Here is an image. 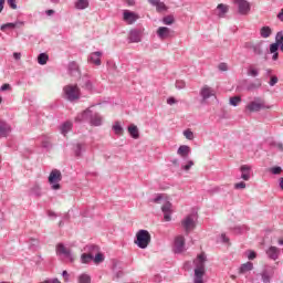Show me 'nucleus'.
I'll use <instances>...</instances> for the list:
<instances>
[{
  "label": "nucleus",
  "mask_w": 283,
  "mask_h": 283,
  "mask_svg": "<svg viewBox=\"0 0 283 283\" xmlns=\"http://www.w3.org/2000/svg\"><path fill=\"white\" fill-rule=\"evenodd\" d=\"M129 41L130 43H140L142 41V35L139 30H130L129 32Z\"/></svg>",
  "instance_id": "obj_25"
},
{
  "label": "nucleus",
  "mask_w": 283,
  "mask_h": 283,
  "mask_svg": "<svg viewBox=\"0 0 283 283\" xmlns=\"http://www.w3.org/2000/svg\"><path fill=\"white\" fill-rule=\"evenodd\" d=\"M94 259V262H96V263H98V262H103L105 259H104V256H103V254H101V253H97L96 255H95V258H93Z\"/></svg>",
  "instance_id": "obj_51"
},
{
  "label": "nucleus",
  "mask_w": 283,
  "mask_h": 283,
  "mask_svg": "<svg viewBox=\"0 0 283 283\" xmlns=\"http://www.w3.org/2000/svg\"><path fill=\"white\" fill-rule=\"evenodd\" d=\"M67 70L71 76H81V70L78 69V64L76 62H70Z\"/></svg>",
  "instance_id": "obj_21"
},
{
  "label": "nucleus",
  "mask_w": 283,
  "mask_h": 283,
  "mask_svg": "<svg viewBox=\"0 0 283 283\" xmlns=\"http://www.w3.org/2000/svg\"><path fill=\"white\" fill-rule=\"evenodd\" d=\"M63 91L65 98L71 103H74V101H78V98H81V88H78V85L76 84H69L64 86Z\"/></svg>",
  "instance_id": "obj_4"
},
{
  "label": "nucleus",
  "mask_w": 283,
  "mask_h": 283,
  "mask_svg": "<svg viewBox=\"0 0 283 283\" xmlns=\"http://www.w3.org/2000/svg\"><path fill=\"white\" fill-rule=\"evenodd\" d=\"M271 174H273L274 176L282 174V167L276 166V167L271 168Z\"/></svg>",
  "instance_id": "obj_47"
},
{
  "label": "nucleus",
  "mask_w": 283,
  "mask_h": 283,
  "mask_svg": "<svg viewBox=\"0 0 283 283\" xmlns=\"http://www.w3.org/2000/svg\"><path fill=\"white\" fill-rule=\"evenodd\" d=\"M0 90L1 92H8V90H11V86L10 84H3Z\"/></svg>",
  "instance_id": "obj_57"
},
{
  "label": "nucleus",
  "mask_w": 283,
  "mask_h": 283,
  "mask_svg": "<svg viewBox=\"0 0 283 283\" xmlns=\"http://www.w3.org/2000/svg\"><path fill=\"white\" fill-rule=\"evenodd\" d=\"M218 17L223 18L227 12H229V6L227 4H218L217 7Z\"/></svg>",
  "instance_id": "obj_31"
},
{
  "label": "nucleus",
  "mask_w": 283,
  "mask_h": 283,
  "mask_svg": "<svg viewBox=\"0 0 283 283\" xmlns=\"http://www.w3.org/2000/svg\"><path fill=\"white\" fill-rule=\"evenodd\" d=\"M199 94H200L203 103H205V101H209V98H211V96H216V92L209 85L202 86Z\"/></svg>",
  "instance_id": "obj_12"
},
{
  "label": "nucleus",
  "mask_w": 283,
  "mask_h": 283,
  "mask_svg": "<svg viewBox=\"0 0 283 283\" xmlns=\"http://www.w3.org/2000/svg\"><path fill=\"white\" fill-rule=\"evenodd\" d=\"M49 218H56V213L54 211L48 212Z\"/></svg>",
  "instance_id": "obj_64"
},
{
  "label": "nucleus",
  "mask_w": 283,
  "mask_h": 283,
  "mask_svg": "<svg viewBox=\"0 0 283 283\" xmlns=\"http://www.w3.org/2000/svg\"><path fill=\"white\" fill-rule=\"evenodd\" d=\"M221 240L224 243L229 242V238L227 237V234H221Z\"/></svg>",
  "instance_id": "obj_61"
},
{
  "label": "nucleus",
  "mask_w": 283,
  "mask_h": 283,
  "mask_svg": "<svg viewBox=\"0 0 283 283\" xmlns=\"http://www.w3.org/2000/svg\"><path fill=\"white\" fill-rule=\"evenodd\" d=\"M13 59H15V61H21V53H13Z\"/></svg>",
  "instance_id": "obj_59"
},
{
  "label": "nucleus",
  "mask_w": 283,
  "mask_h": 283,
  "mask_svg": "<svg viewBox=\"0 0 283 283\" xmlns=\"http://www.w3.org/2000/svg\"><path fill=\"white\" fill-rule=\"evenodd\" d=\"M248 76H251L252 78H258L260 76V69L250 65L247 71Z\"/></svg>",
  "instance_id": "obj_28"
},
{
  "label": "nucleus",
  "mask_w": 283,
  "mask_h": 283,
  "mask_svg": "<svg viewBox=\"0 0 283 283\" xmlns=\"http://www.w3.org/2000/svg\"><path fill=\"white\" fill-rule=\"evenodd\" d=\"M177 156L187 160V158L191 156V147L187 145L179 146V148L177 149Z\"/></svg>",
  "instance_id": "obj_17"
},
{
  "label": "nucleus",
  "mask_w": 283,
  "mask_h": 283,
  "mask_svg": "<svg viewBox=\"0 0 283 283\" xmlns=\"http://www.w3.org/2000/svg\"><path fill=\"white\" fill-rule=\"evenodd\" d=\"M48 61H50V56L46 53H40L38 56L39 65H46Z\"/></svg>",
  "instance_id": "obj_34"
},
{
  "label": "nucleus",
  "mask_w": 283,
  "mask_h": 283,
  "mask_svg": "<svg viewBox=\"0 0 283 283\" xmlns=\"http://www.w3.org/2000/svg\"><path fill=\"white\" fill-rule=\"evenodd\" d=\"M164 196L163 195H157L154 199L153 202H155L156 205H158L160 202V200H163Z\"/></svg>",
  "instance_id": "obj_55"
},
{
  "label": "nucleus",
  "mask_w": 283,
  "mask_h": 283,
  "mask_svg": "<svg viewBox=\"0 0 283 283\" xmlns=\"http://www.w3.org/2000/svg\"><path fill=\"white\" fill-rule=\"evenodd\" d=\"M275 275V268L273 266H265L261 273L260 277L263 283H271V280H273V276Z\"/></svg>",
  "instance_id": "obj_8"
},
{
  "label": "nucleus",
  "mask_w": 283,
  "mask_h": 283,
  "mask_svg": "<svg viewBox=\"0 0 283 283\" xmlns=\"http://www.w3.org/2000/svg\"><path fill=\"white\" fill-rule=\"evenodd\" d=\"M277 76H272L271 77V80H270V82H269V85H270V87H275V85H277Z\"/></svg>",
  "instance_id": "obj_48"
},
{
  "label": "nucleus",
  "mask_w": 283,
  "mask_h": 283,
  "mask_svg": "<svg viewBox=\"0 0 283 283\" xmlns=\"http://www.w3.org/2000/svg\"><path fill=\"white\" fill-rule=\"evenodd\" d=\"M127 132H128L130 138H134L135 140H138V138H140V132L138 130V126L130 124L127 127Z\"/></svg>",
  "instance_id": "obj_23"
},
{
  "label": "nucleus",
  "mask_w": 283,
  "mask_h": 283,
  "mask_svg": "<svg viewBox=\"0 0 283 283\" xmlns=\"http://www.w3.org/2000/svg\"><path fill=\"white\" fill-rule=\"evenodd\" d=\"M249 271H253V263L251 262L243 263L240 266L239 273H249Z\"/></svg>",
  "instance_id": "obj_33"
},
{
  "label": "nucleus",
  "mask_w": 283,
  "mask_h": 283,
  "mask_svg": "<svg viewBox=\"0 0 283 283\" xmlns=\"http://www.w3.org/2000/svg\"><path fill=\"white\" fill-rule=\"evenodd\" d=\"M241 102L242 98L240 96H234L230 98V105H232V107H238V105H240Z\"/></svg>",
  "instance_id": "obj_39"
},
{
  "label": "nucleus",
  "mask_w": 283,
  "mask_h": 283,
  "mask_svg": "<svg viewBox=\"0 0 283 283\" xmlns=\"http://www.w3.org/2000/svg\"><path fill=\"white\" fill-rule=\"evenodd\" d=\"M72 130V122H64L61 126H60V132L63 136H65L66 134H69Z\"/></svg>",
  "instance_id": "obj_27"
},
{
  "label": "nucleus",
  "mask_w": 283,
  "mask_h": 283,
  "mask_svg": "<svg viewBox=\"0 0 283 283\" xmlns=\"http://www.w3.org/2000/svg\"><path fill=\"white\" fill-rule=\"evenodd\" d=\"M103 56V52L96 51L91 53L88 61L94 63V65H101V57Z\"/></svg>",
  "instance_id": "obj_24"
},
{
  "label": "nucleus",
  "mask_w": 283,
  "mask_h": 283,
  "mask_svg": "<svg viewBox=\"0 0 283 283\" xmlns=\"http://www.w3.org/2000/svg\"><path fill=\"white\" fill-rule=\"evenodd\" d=\"M17 25H19V22H14V23H6V24H2L1 27H0V30H7V28H11V29H13V28H17Z\"/></svg>",
  "instance_id": "obj_44"
},
{
  "label": "nucleus",
  "mask_w": 283,
  "mask_h": 283,
  "mask_svg": "<svg viewBox=\"0 0 283 283\" xmlns=\"http://www.w3.org/2000/svg\"><path fill=\"white\" fill-rule=\"evenodd\" d=\"M219 70L220 72H227L229 70V66L227 65V63H220Z\"/></svg>",
  "instance_id": "obj_52"
},
{
  "label": "nucleus",
  "mask_w": 283,
  "mask_h": 283,
  "mask_svg": "<svg viewBox=\"0 0 283 283\" xmlns=\"http://www.w3.org/2000/svg\"><path fill=\"white\" fill-rule=\"evenodd\" d=\"M175 85L177 90H185V87H187V84L182 80H178Z\"/></svg>",
  "instance_id": "obj_46"
},
{
  "label": "nucleus",
  "mask_w": 283,
  "mask_h": 283,
  "mask_svg": "<svg viewBox=\"0 0 283 283\" xmlns=\"http://www.w3.org/2000/svg\"><path fill=\"white\" fill-rule=\"evenodd\" d=\"M172 31L167 27H159L157 29V36L160 41H165L167 39H171Z\"/></svg>",
  "instance_id": "obj_15"
},
{
  "label": "nucleus",
  "mask_w": 283,
  "mask_h": 283,
  "mask_svg": "<svg viewBox=\"0 0 283 283\" xmlns=\"http://www.w3.org/2000/svg\"><path fill=\"white\" fill-rule=\"evenodd\" d=\"M77 280L78 283H92V277L86 273L81 274Z\"/></svg>",
  "instance_id": "obj_38"
},
{
  "label": "nucleus",
  "mask_w": 283,
  "mask_h": 283,
  "mask_svg": "<svg viewBox=\"0 0 283 283\" xmlns=\"http://www.w3.org/2000/svg\"><path fill=\"white\" fill-rule=\"evenodd\" d=\"M176 103H178V101H177L176 98H174V97H168V99H167V104H168V105H176Z\"/></svg>",
  "instance_id": "obj_56"
},
{
  "label": "nucleus",
  "mask_w": 283,
  "mask_h": 283,
  "mask_svg": "<svg viewBox=\"0 0 283 283\" xmlns=\"http://www.w3.org/2000/svg\"><path fill=\"white\" fill-rule=\"evenodd\" d=\"M193 166V160H188L187 165H181V169L182 171H189V169H191Z\"/></svg>",
  "instance_id": "obj_45"
},
{
  "label": "nucleus",
  "mask_w": 283,
  "mask_h": 283,
  "mask_svg": "<svg viewBox=\"0 0 283 283\" xmlns=\"http://www.w3.org/2000/svg\"><path fill=\"white\" fill-rule=\"evenodd\" d=\"M235 6H238L239 14H249L251 12V4L247 0H234Z\"/></svg>",
  "instance_id": "obj_10"
},
{
  "label": "nucleus",
  "mask_w": 283,
  "mask_h": 283,
  "mask_svg": "<svg viewBox=\"0 0 283 283\" xmlns=\"http://www.w3.org/2000/svg\"><path fill=\"white\" fill-rule=\"evenodd\" d=\"M56 253L57 255H64L70 262L74 261V254H72V250L65 248L63 243H59L56 245Z\"/></svg>",
  "instance_id": "obj_9"
},
{
  "label": "nucleus",
  "mask_w": 283,
  "mask_h": 283,
  "mask_svg": "<svg viewBox=\"0 0 283 283\" xmlns=\"http://www.w3.org/2000/svg\"><path fill=\"white\" fill-rule=\"evenodd\" d=\"M8 4L12 10H17V0H8Z\"/></svg>",
  "instance_id": "obj_53"
},
{
  "label": "nucleus",
  "mask_w": 283,
  "mask_h": 283,
  "mask_svg": "<svg viewBox=\"0 0 283 283\" xmlns=\"http://www.w3.org/2000/svg\"><path fill=\"white\" fill-rule=\"evenodd\" d=\"M112 129H113L114 134H116V136H123V134L125 133V129H123L120 122H115Z\"/></svg>",
  "instance_id": "obj_30"
},
{
  "label": "nucleus",
  "mask_w": 283,
  "mask_h": 283,
  "mask_svg": "<svg viewBox=\"0 0 283 283\" xmlns=\"http://www.w3.org/2000/svg\"><path fill=\"white\" fill-rule=\"evenodd\" d=\"M30 193H31V196H36L38 198L41 197V186L34 185V186L30 189Z\"/></svg>",
  "instance_id": "obj_36"
},
{
  "label": "nucleus",
  "mask_w": 283,
  "mask_h": 283,
  "mask_svg": "<svg viewBox=\"0 0 283 283\" xmlns=\"http://www.w3.org/2000/svg\"><path fill=\"white\" fill-rule=\"evenodd\" d=\"M261 109H269V106H266L264 99L260 97H255L254 101L247 105L248 112H260Z\"/></svg>",
  "instance_id": "obj_7"
},
{
  "label": "nucleus",
  "mask_w": 283,
  "mask_h": 283,
  "mask_svg": "<svg viewBox=\"0 0 283 283\" xmlns=\"http://www.w3.org/2000/svg\"><path fill=\"white\" fill-rule=\"evenodd\" d=\"M140 19V15L134 11L125 10L124 11V21L128 23V25H133V23H136Z\"/></svg>",
  "instance_id": "obj_11"
},
{
  "label": "nucleus",
  "mask_w": 283,
  "mask_h": 283,
  "mask_svg": "<svg viewBox=\"0 0 283 283\" xmlns=\"http://www.w3.org/2000/svg\"><path fill=\"white\" fill-rule=\"evenodd\" d=\"M184 136L187 140H193V132H191V129L184 130Z\"/></svg>",
  "instance_id": "obj_43"
},
{
  "label": "nucleus",
  "mask_w": 283,
  "mask_h": 283,
  "mask_svg": "<svg viewBox=\"0 0 283 283\" xmlns=\"http://www.w3.org/2000/svg\"><path fill=\"white\" fill-rule=\"evenodd\" d=\"M235 231H237V233H243L244 232V227H237Z\"/></svg>",
  "instance_id": "obj_62"
},
{
  "label": "nucleus",
  "mask_w": 283,
  "mask_h": 283,
  "mask_svg": "<svg viewBox=\"0 0 283 283\" xmlns=\"http://www.w3.org/2000/svg\"><path fill=\"white\" fill-rule=\"evenodd\" d=\"M247 48H249L255 56H262L263 54L262 44H248Z\"/></svg>",
  "instance_id": "obj_26"
},
{
  "label": "nucleus",
  "mask_w": 283,
  "mask_h": 283,
  "mask_svg": "<svg viewBox=\"0 0 283 283\" xmlns=\"http://www.w3.org/2000/svg\"><path fill=\"white\" fill-rule=\"evenodd\" d=\"M260 87H262V82H260V80H256L255 82H251L250 84H248L247 90L249 92H252V90H260Z\"/></svg>",
  "instance_id": "obj_35"
},
{
  "label": "nucleus",
  "mask_w": 283,
  "mask_h": 283,
  "mask_svg": "<svg viewBox=\"0 0 283 283\" xmlns=\"http://www.w3.org/2000/svg\"><path fill=\"white\" fill-rule=\"evenodd\" d=\"M134 243L139 249H147L151 244V234L147 230H138Z\"/></svg>",
  "instance_id": "obj_3"
},
{
  "label": "nucleus",
  "mask_w": 283,
  "mask_h": 283,
  "mask_svg": "<svg viewBox=\"0 0 283 283\" xmlns=\"http://www.w3.org/2000/svg\"><path fill=\"white\" fill-rule=\"evenodd\" d=\"M92 260H94V255L92 254L84 253L81 256L82 264H88V262H92Z\"/></svg>",
  "instance_id": "obj_37"
},
{
  "label": "nucleus",
  "mask_w": 283,
  "mask_h": 283,
  "mask_svg": "<svg viewBox=\"0 0 283 283\" xmlns=\"http://www.w3.org/2000/svg\"><path fill=\"white\" fill-rule=\"evenodd\" d=\"M174 251L175 253H182L185 251V235L179 234L175 238Z\"/></svg>",
  "instance_id": "obj_13"
},
{
  "label": "nucleus",
  "mask_w": 283,
  "mask_h": 283,
  "mask_svg": "<svg viewBox=\"0 0 283 283\" xmlns=\"http://www.w3.org/2000/svg\"><path fill=\"white\" fill-rule=\"evenodd\" d=\"M75 122L76 123L86 122V123H90L92 127H101V125H103V117L101 114L94 113L92 112V109L87 108L75 117Z\"/></svg>",
  "instance_id": "obj_1"
},
{
  "label": "nucleus",
  "mask_w": 283,
  "mask_h": 283,
  "mask_svg": "<svg viewBox=\"0 0 283 283\" xmlns=\"http://www.w3.org/2000/svg\"><path fill=\"white\" fill-rule=\"evenodd\" d=\"M171 163H172V165L175 167H179L180 166V160H178V158L172 159Z\"/></svg>",
  "instance_id": "obj_58"
},
{
  "label": "nucleus",
  "mask_w": 283,
  "mask_h": 283,
  "mask_svg": "<svg viewBox=\"0 0 283 283\" xmlns=\"http://www.w3.org/2000/svg\"><path fill=\"white\" fill-rule=\"evenodd\" d=\"M256 256L258 254L254 251L247 252L248 260H255Z\"/></svg>",
  "instance_id": "obj_50"
},
{
  "label": "nucleus",
  "mask_w": 283,
  "mask_h": 283,
  "mask_svg": "<svg viewBox=\"0 0 283 283\" xmlns=\"http://www.w3.org/2000/svg\"><path fill=\"white\" fill-rule=\"evenodd\" d=\"M197 221L198 217L196 214H188L181 220V227L185 230L186 235H189V233L196 229Z\"/></svg>",
  "instance_id": "obj_6"
},
{
  "label": "nucleus",
  "mask_w": 283,
  "mask_h": 283,
  "mask_svg": "<svg viewBox=\"0 0 283 283\" xmlns=\"http://www.w3.org/2000/svg\"><path fill=\"white\" fill-rule=\"evenodd\" d=\"M240 171H241V178L242 180L249 181L251 180V166L249 165H242L240 167Z\"/></svg>",
  "instance_id": "obj_20"
},
{
  "label": "nucleus",
  "mask_w": 283,
  "mask_h": 283,
  "mask_svg": "<svg viewBox=\"0 0 283 283\" xmlns=\"http://www.w3.org/2000/svg\"><path fill=\"white\" fill-rule=\"evenodd\" d=\"M273 55H272V60L273 61H277V59H279V56H280V53H272Z\"/></svg>",
  "instance_id": "obj_63"
},
{
  "label": "nucleus",
  "mask_w": 283,
  "mask_h": 283,
  "mask_svg": "<svg viewBox=\"0 0 283 283\" xmlns=\"http://www.w3.org/2000/svg\"><path fill=\"white\" fill-rule=\"evenodd\" d=\"M266 255L270 260H277L280 258V248L277 247H270L268 250H266Z\"/></svg>",
  "instance_id": "obj_19"
},
{
  "label": "nucleus",
  "mask_w": 283,
  "mask_h": 283,
  "mask_svg": "<svg viewBox=\"0 0 283 283\" xmlns=\"http://www.w3.org/2000/svg\"><path fill=\"white\" fill-rule=\"evenodd\" d=\"M118 269V261H113V271L116 273V277H123V271H116Z\"/></svg>",
  "instance_id": "obj_41"
},
{
  "label": "nucleus",
  "mask_w": 283,
  "mask_h": 283,
  "mask_svg": "<svg viewBox=\"0 0 283 283\" xmlns=\"http://www.w3.org/2000/svg\"><path fill=\"white\" fill-rule=\"evenodd\" d=\"M164 25H172L174 24V15H166L163 18Z\"/></svg>",
  "instance_id": "obj_40"
},
{
  "label": "nucleus",
  "mask_w": 283,
  "mask_h": 283,
  "mask_svg": "<svg viewBox=\"0 0 283 283\" xmlns=\"http://www.w3.org/2000/svg\"><path fill=\"white\" fill-rule=\"evenodd\" d=\"M76 10H85L86 8H90V1L87 0H77L75 2Z\"/></svg>",
  "instance_id": "obj_32"
},
{
  "label": "nucleus",
  "mask_w": 283,
  "mask_h": 283,
  "mask_svg": "<svg viewBox=\"0 0 283 283\" xmlns=\"http://www.w3.org/2000/svg\"><path fill=\"white\" fill-rule=\"evenodd\" d=\"M279 21H283V9H281V12L277 13Z\"/></svg>",
  "instance_id": "obj_60"
},
{
  "label": "nucleus",
  "mask_w": 283,
  "mask_h": 283,
  "mask_svg": "<svg viewBox=\"0 0 283 283\" xmlns=\"http://www.w3.org/2000/svg\"><path fill=\"white\" fill-rule=\"evenodd\" d=\"M171 207L172 205L169 201H166L161 207L165 222H171V213H174V211L171 210Z\"/></svg>",
  "instance_id": "obj_14"
},
{
  "label": "nucleus",
  "mask_w": 283,
  "mask_h": 283,
  "mask_svg": "<svg viewBox=\"0 0 283 283\" xmlns=\"http://www.w3.org/2000/svg\"><path fill=\"white\" fill-rule=\"evenodd\" d=\"M80 86L86 92H92L94 90V84L92 83V78L88 75H84L80 78Z\"/></svg>",
  "instance_id": "obj_16"
},
{
  "label": "nucleus",
  "mask_w": 283,
  "mask_h": 283,
  "mask_svg": "<svg viewBox=\"0 0 283 283\" xmlns=\"http://www.w3.org/2000/svg\"><path fill=\"white\" fill-rule=\"evenodd\" d=\"M10 132H12V127L10 126V124L6 122H0V136L2 138H6L7 136H9Z\"/></svg>",
  "instance_id": "obj_22"
},
{
  "label": "nucleus",
  "mask_w": 283,
  "mask_h": 283,
  "mask_svg": "<svg viewBox=\"0 0 283 283\" xmlns=\"http://www.w3.org/2000/svg\"><path fill=\"white\" fill-rule=\"evenodd\" d=\"M148 3L156 8L157 12H167V10H169V8H167V4H165V2L160 0H148Z\"/></svg>",
  "instance_id": "obj_18"
},
{
  "label": "nucleus",
  "mask_w": 283,
  "mask_h": 283,
  "mask_svg": "<svg viewBox=\"0 0 283 283\" xmlns=\"http://www.w3.org/2000/svg\"><path fill=\"white\" fill-rule=\"evenodd\" d=\"M61 180H63L61 170L53 169L49 175V185H51V189H53V191H59V189H61Z\"/></svg>",
  "instance_id": "obj_5"
},
{
  "label": "nucleus",
  "mask_w": 283,
  "mask_h": 283,
  "mask_svg": "<svg viewBox=\"0 0 283 283\" xmlns=\"http://www.w3.org/2000/svg\"><path fill=\"white\" fill-rule=\"evenodd\" d=\"M273 147H275L279 151H283V144L282 143H273Z\"/></svg>",
  "instance_id": "obj_54"
},
{
  "label": "nucleus",
  "mask_w": 283,
  "mask_h": 283,
  "mask_svg": "<svg viewBox=\"0 0 283 283\" xmlns=\"http://www.w3.org/2000/svg\"><path fill=\"white\" fill-rule=\"evenodd\" d=\"M205 262H207V255L199 254L197 260L195 261V277L193 283H205Z\"/></svg>",
  "instance_id": "obj_2"
},
{
  "label": "nucleus",
  "mask_w": 283,
  "mask_h": 283,
  "mask_svg": "<svg viewBox=\"0 0 283 283\" xmlns=\"http://www.w3.org/2000/svg\"><path fill=\"white\" fill-rule=\"evenodd\" d=\"M234 189H247V184L244 181L234 184Z\"/></svg>",
  "instance_id": "obj_49"
},
{
  "label": "nucleus",
  "mask_w": 283,
  "mask_h": 283,
  "mask_svg": "<svg viewBox=\"0 0 283 283\" xmlns=\"http://www.w3.org/2000/svg\"><path fill=\"white\" fill-rule=\"evenodd\" d=\"M273 34V30H271V27H263L260 30V36L262 39H269Z\"/></svg>",
  "instance_id": "obj_29"
},
{
  "label": "nucleus",
  "mask_w": 283,
  "mask_h": 283,
  "mask_svg": "<svg viewBox=\"0 0 283 283\" xmlns=\"http://www.w3.org/2000/svg\"><path fill=\"white\" fill-rule=\"evenodd\" d=\"M83 154V144H76L75 146V156L80 158Z\"/></svg>",
  "instance_id": "obj_42"
}]
</instances>
